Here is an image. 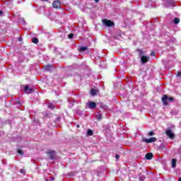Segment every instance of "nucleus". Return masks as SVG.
<instances>
[{
	"mask_svg": "<svg viewBox=\"0 0 181 181\" xmlns=\"http://www.w3.org/2000/svg\"><path fill=\"white\" fill-rule=\"evenodd\" d=\"M174 100H175V98L169 97L168 95H164L161 98V101L163 105H165V106L169 105V103H172Z\"/></svg>",
	"mask_w": 181,
	"mask_h": 181,
	"instance_id": "obj_1",
	"label": "nucleus"
},
{
	"mask_svg": "<svg viewBox=\"0 0 181 181\" xmlns=\"http://www.w3.org/2000/svg\"><path fill=\"white\" fill-rule=\"evenodd\" d=\"M163 5H164L165 8H170V6L175 5V0H163Z\"/></svg>",
	"mask_w": 181,
	"mask_h": 181,
	"instance_id": "obj_2",
	"label": "nucleus"
},
{
	"mask_svg": "<svg viewBox=\"0 0 181 181\" xmlns=\"http://www.w3.org/2000/svg\"><path fill=\"white\" fill-rule=\"evenodd\" d=\"M141 141L142 142H145L146 144H152V142H156L157 139L155 137H151L149 139L142 137Z\"/></svg>",
	"mask_w": 181,
	"mask_h": 181,
	"instance_id": "obj_3",
	"label": "nucleus"
},
{
	"mask_svg": "<svg viewBox=\"0 0 181 181\" xmlns=\"http://www.w3.org/2000/svg\"><path fill=\"white\" fill-rule=\"evenodd\" d=\"M23 91L25 94H32V93H33V91H35V90H33V88L29 87V85H25V86H24V88L23 89Z\"/></svg>",
	"mask_w": 181,
	"mask_h": 181,
	"instance_id": "obj_4",
	"label": "nucleus"
},
{
	"mask_svg": "<svg viewBox=\"0 0 181 181\" xmlns=\"http://www.w3.org/2000/svg\"><path fill=\"white\" fill-rule=\"evenodd\" d=\"M103 24H105V26H107V28H111V26H114V25H115L114 23V21L108 19H103Z\"/></svg>",
	"mask_w": 181,
	"mask_h": 181,
	"instance_id": "obj_5",
	"label": "nucleus"
},
{
	"mask_svg": "<svg viewBox=\"0 0 181 181\" xmlns=\"http://www.w3.org/2000/svg\"><path fill=\"white\" fill-rule=\"evenodd\" d=\"M165 134L170 139H175V135L173 134V132L170 129H168L165 131Z\"/></svg>",
	"mask_w": 181,
	"mask_h": 181,
	"instance_id": "obj_6",
	"label": "nucleus"
},
{
	"mask_svg": "<svg viewBox=\"0 0 181 181\" xmlns=\"http://www.w3.org/2000/svg\"><path fill=\"white\" fill-rule=\"evenodd\" d=\"M47 154L49 156L50 159H56V151L53 150H49L47 151Z\"/></svg>",
	"mask_w": 181,
	"mask_h": 181,
	"instance_id": "obj_7",
	"label": "nucleus"
},
{
	"mask_svg": "<svg viewBox=\"0 0 181 181\" xmlns=\"http://www.w3.org/2000/svg\"><path fill=\"white\" fill-rule=\"evenodd\" d=\"M150 57L149 56H142L140 57V60L141 64H146L147 62H149Z\"/></svg>",
	"mask_w": 181,
	"mask_h": 181,
	"instance_id": "obj_8",
	"label": "nucleus"
},
{
	"mask_svg": "<svg viewBox=\"0 0 181 181\" xmlns=\"http://www.w3.org/2000/svg\"><path fill=\"white\" fill-rule=\"evenodd\" d=\"M52 6L55 9H59V8H62V1H60L59 0L54 1L52 4Z\"/></svg>",
	"mask_w": 181,
	"mask_h": 181,
	"instance_id": "obj_9",
	"label": "nucleus"
},
{
	"mask_svg": "<svg viewBox=\"0 0 181 181\" xmlns=\"http://www.w3.org/2000/svg\"><path fill=\"white\" fill-rule=\"evenodd\" d=\"M86 105H88V107L90 110H94V108L97 107V103H95V102L89 101L88 102V103H86Z\"/></svg>",
	"mask_w": 181,
	"mask_h": 181,
	"instance_id": "obj_10",
	"label": "nucleus"
},
{
	"mask_svg": "<svg viewBox=\"0 0 181 181\" xmlns=\"http://www.w3.org/2000/svg\"><path fill=\"white\" fill-rule=\"evenodd\" d=\"M79 52L80 53H83L84 52H86V54H88L90 53V50L88 49V47H83V46H81L79 47Z\"/></svg>",
	"mask_w": 181,
	"mask_h": 181,
	"instance_id": "obj_11",
	"label": "nucleus"
},
{
	"mask_svg": "<svg viewBox=\"0 0 181 181\" xmlns=\"http://www.w3.org/2000/svg\"><path fill=\"white\" fill-rule=\"evenodd\" d=\"M45 71H52V69H53V65L48 64L47 66H43Z\"/></svg>",
	"mask_w": 181,
	"mask_h": 181,
	"instance_id": "obj_12",
	"label": "nucleus"
},
{
	"mask_svg": "<svg viewBox=\"0 0 181 181\" xmlns=\"http://www.w3.org/2000/svg\"><path fill=\"white\" fill-rule=\"evenodd\" d=\"M136 52H139V57L141 58V57H142V56H145L144 54H145V52H144V50L143 49H136Z\"/></svg>",
	"mask_w": 181,
	"mask_h": 181,
	"instance_id": "obj_13",
	"label": "nucleus"
},
{
	"mask_svg": "<svg viewBox=\"0 0 181 181\" xmlns=\"http://www.w3.org/2000/svg\"><path fill=\"white\" fill-rule=\"evenodd\" d=\"M98 93V90L95 89V88H92L90 90V95H97V93Z\"/></svg>",
	"mask_w": 181,
	"mask_h": 181,
	"instance_id": "obj_14",
	"label": "nucleus"
},
{
	"mask_svg": "<svg viewBox=\"0 0 181 181\" xmlns=\"http://www.w3.org/2000/svg\"><path fill=\"white\" fill-rule=\"evenodd\" d=\"M152 158H153V154L152 153H148L145 156V159H152Z\"/></svg>",
	"mask_w": 181,
	"mask_h": 181,
	"instance_id": "obj_15",
	"label": "nucleus"
},
{
	"mask_svg": "<svg viewBox=\"0 0 181 181\" xmlns=\"http://www.w3.org/2000/svg\"><path fill=\"white\" fill-rule=\"evenodd\" d=\"M87 135H88V136H93V135H94V132H93L92 129H88L87 131Z\"/></svg>",
	"mask_w": 181,
	"mask_h": 181,
	"instance_id": "obj_16",
	"label": "nucleus"
},
{
	"mask_svg": "<svg viewBox=\"0 0 181 181\" xmlns=\"http://www.w3.org/2000/svg\"><path fill=\"white\" fill-rule=\"evenodd\" d=\"M47 107L49 108V110H54L55 108L54 105H53L52 103H48Z\"/></svg>",
	"mask_w": 181,
	"mask_h": 181,
	"instance_id": "obj_17",
	"label": "nucleus"
},
{
	"mask_svg": "<svg viewBox=\"0 0 181 181\" xmlns=\"http://www.w3.org/2000/svg\"><path fill=\"white\" fill-rule=\"evenodd\" d=\"M171 166L172 168H176V159H173Z\"/></svg>",
	"mask_w": 181,
	"mask_h": 181,
	"instance_id": "obj_18",
	"label": "nucleus"
},
{
	"mask_svg": "<svg viewBox=\"0 0 181 181\" xmlns=\"http://www.w3.org/2000/svg\"><path fill=\"white\" fill-rule=\"evenodd\" d=\"M173 22L175 25H177V23L180 22V19H179V18H175Z\"/></svg>",
	"mask_w": 181,
	"mask_h": 181,
	"instance_id": "obj_19",
	"label": "nucleus"
},
{
	"mask_svg": "<svg viewBox=\"0 0 181 181\" xmlns=\"http://www.w3.org/2000/svg\"><path fill=\"white\" fill-rule=\"evenodd\" d=\"M96 119H98V120L103 119V114L99 113V114L96 116Z\"/></svg>",
	"mask_w": 181,
	"mask_h": 181,
	"instance_id": "obj_20",
	"label": "nucleus"
},
{
	"mask_svg": "<svg viewBox=\"0 0 181 181\" xmlns=\"http://www.w3.org/2000/svg\"><path fill=\"white\" fill-rule=\"evenodd\" d=\"M32 42H33V43L37 44V43H39V40L36 37H33L32 40Z\"/></svg>",
	"mask_w": 181,
	"mask_h": 181,
	"instance_id": "obj_21",
	"label": "nucleus"
},
{
	"mask_svg": "<svg viewBox=\"0 0 181 181\" xmlns=\"http://www.w3.org/2000/svg\"><path fill=\"white\" fill-rule=\"evenodd\" d=\"M106 134H110V127L109 126H105Z\"/></svg>",
	"mask_w": 181,
	"mask_h": 181,
	"instance_id": "obj_22",
	"label": "nucleus"
},
{
	"mask_svg": "<svg viewBox=\"0 0 181 181\" xmlns=\"http://www.w3.org/2000/svg\"><path fill=\"white\" fill-rule=\"evenodd\" d=\"M147 135H148V136H153V135H155V132H148V133L147 134Z\"/></svg>",
	"mask_w": 181,
	"mask_h": 181,
	"instance_id": "obj_23",
	"label": "nucleus"
},
{
	"mask_svg": "<svg viewBox=\"0 0 181 181\" xmlns=\"http://www.w3.org/2000/svg\"><path fill=\"white\" fill-rule=\"evenodd\" d=\"M68 37H69V39H73V37H74V34L70 33V34L68 35Z\"/></svg>",
	"mask_w": 181,
	"mask_h": 181,
	"instance_id": "obj_24",
	"label": "nucleus"
},
{
	"mask_svg": "<svg viewBox=\"0 0 181 181\" xmlns=\"http://www.w3.org/2000/svg\"><path fill=\"white\" fill-rule=\"evenodd\" d=\"M18 153H19V155H23V151L21 149L18 150Z\"/></svg>",
	"mask_w": 181,
	"mask_h": 181,
	"instance_id": "obj_25",
	"label": "nucleus"
},
{
	"mask_svg": "<svg viewBox=\"0 0 181 181\" xmlns=\"http://www.w3.org/2000/svg\"><path fill=\"white\" fill-rule=\"evenodd\" d=\"M177 77H181V71L177 72Z\"/></svg>",
	"mask_w": 181,
	"mask_h": 181,
	"instance_id": "obj_26",
	"label": "nucleus"
},
{
	"mask_svg": "<svg viewBox=\"0 0 181 181\" xmlns=\"http://www.w3.org/2000/svg\"><path fill=\"white\" fill-rule=\"evenodd\" d=\"M21 173H23V175H25V170L21 169Z\"/></svg>",
	"mask_w": 181,
	"mask_h": 181,
	"instance_id": "obj_27",
	"label": "nucleus"
},
{
	"mask_svg": "<svg viewBox=\"0 0 181 181\" xmlns=\"http://www.w3.org/2000/svg\"><path fill=\"white\" fill-rule=\"evenodd\" d=\"M115 158H116V159H119V155L118 154H116Z\"/></svg>",
	"mask_w": 181,
	"mask_h": 181,
	"instance_id": "obj_28",
	"label": "nucleus"
},
{
	"mask_svg": "<svg viewBox=\"0 0 181 181\" xmlns=\"http://www.w3.org/2000/svg\"><path fill=\"white\" fill-rule=\"evenodd\" d=\"M4 15V12L2 11H0V16H2Z\"/></svg>",
	"mask_w": 181,
	"mask_h": 181,
	"instance_id": "obj_29",
	"label": "nucleus"
},
{
	"mask_svg": "<svg viewBox=\"0 0 181 181\" xmlns=\"http://www.w3.org/2000/svg\"><path fill=\"white\" fill-rule=\"evenodd\" d=\"M151 56H155V52H151Z\"/></svg>",
	"mask_w": 181,
	"mask_h": 181,
	"instance_id": "obj_30",
	"label": "nucleus"
},
{
	"mask_svg": "<svg viewBox=\"0 0 181 181\" xmlns=\"http://www.w3.org/2000/svg\"><path fill=\"white\" fill-rule=\"evenodd\" d=\"M0 100H1V101H4V96H1Z\"/></svg>",
	"mask_w": 181,
	"mask_h": 181,
	"instance_id": "obj_31",
	"label": "nucleus"
},
{
	"mask_svg": "<svg viewBox=\"0 0 181 181\" xmlns=\"http://www.w3.org/2000/svg\"><path fill=\"white\" fill-rule=\"evenodd\" d=\"M95 4H98V2H100V0H94Z\"/></svg>",
	"mask_w": 181,
	"mask_h": 181,
	"instance_id": "obj_32",
	"label": "nucleus"
},
{
	"mask_svg": "<svg viewBox=\"0 0 181 181\" xmlns=\"http://www.w3.org/2000/svg\"><path fill=\"white\" fill-rule=\"evenodd\" d=\"M19 42H22V37L18 38Z\"/></svg>",
	"mask_w": 181,
	"mask_h": 181,
	"instance_id": "obj_33",
	"label": "nucleus"
},
{
	"mask_svg": "<svg viewBox=\"0 0 181 181\" xmlns=\"http://www.w3.org/2000/svg\"><path fill=\"white\" fill-rule=\"evenodd\" d=\"M42 2H47L49 0H41Z\"/></svg>",
	"mask_w": 181,
	"mask_h": 181,
	"instance_id": "obj_34",
	"label": "nucleus"
},
{
	"mask_svg": "<svg viewBox=\"0 0 181 181\" xmlns=\"http://www.w3.org/2000/svg\"><path fill=\"white\" fill-rule=\"evenodd\" d=\"M51 180H54V177H51Z\"/></svg>",
	"mask_w": 181,
	"mask_h": 181,
	"instance_id": "obj_35",
	"label": "nucleus"
},
{
	"mask_svg": "<svg viewBox=\"0 0 181 181\" xmlns=\"http://www.w3.org/2000/svg\"><path fill=\"white\" fill-rule=\"evenodd\" d=\"M77 127H78V128H80V125L78 124V125H77Z\"/></svg>",
	"mask_w": 181,
	"mask_h": 181,
	"instance_id": "obj_36",
	"label": "nucleus"
},
{
	"mask_svg": "<svg viewBox=\"0 0 181 181\" xmlns=\"http://www.w3.org/2000/svg\"><path fill=\"white\" fill-rule=\"evenodd\" d=\"M178 181H181V178H179V179H178Z\"/></svg>",
	"mask_w": 181,
	"mask_h": 181,
	"instance_id": "obj_37",
	"label": "nucleus"
}]
</instances>
